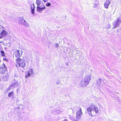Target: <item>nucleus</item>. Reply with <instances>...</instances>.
Returning <instances> with one entry per match:
<instances>
[{
  "label": "nucleus",
  "mask_w": 121,
  "mask_h": 121,
  "mask_svg": "<svg viewBox=\"0 0 121 121\" xmlns=\"http://www.w3.org/2000/svg\"><path fill=\"white\" fill-rule=\"evenodd\" d=\"M43 1L45 3L47 1V0H43Z\"/></svg>",
  "instance_id": "nucleus-28"
},
{
  "label": "nucleus",
  "mask_w": 121,
  "mask_h": 121,
  "mask_svg": "<svg viewBox=\"0 0 121 121\" xmlns=\"http://www.w3.org/2000/svg\"><path fill=\"white\" fill-rule=\"evenodd\" d=\"M36 2L37 5V8H40V5L41 4V0H37Z\"/></svg>",
  "instance_id": "nucleus-14"
},
{
  "label": "nucleus",
  "mask_w": 121,
  "mask_h": 121,
  "mask_svg": "<svg viewBox=\"0 0 121 121\" xmlns=\"http://www.w3.org/2000/svg\"><path fill=\"white\" fill-rule=\"evenodd\" d=\"M91 105H93V104H91L90 106L87 108V111L86 112L91 117L94 116L95 115V113L93 110L92 107L91 106Z\"/></svg>",
  "instance_id": "nucleus-4"
},
{
  "label": "nucleus",
  "mask_w": 121,
  "mask_h": 121,
  "mask_svg": "<svg viewBox=\"0 0 121 121\" xmlns=\"http://www.w3.org/2000/svg\"><path fill=\"white\" fill-rule=\"evenodd\" d=\"M6 69L5 66L4 64L0 65V74L4 73Z\"/></svg>",
  "instance_id": "nucleus-8"
},
{
  "label": "nucleus",
  "mask_w": 121,
  "mask_h": 121,
  "mask_svg": "<svg viewBox=\"0 0 121 121\" xmlns=\"http://www.w3.org/2000/svg\"><path fill=\"white\" fill-rule=\"evenodd\" d=\"M63 121H67L66 120H64Z\"/></svg>",
  "instance_id": "nucleus-31"
},
{
  "label": "nucleus",
  "mask_w": 121,
  "mask_h": 121,
  "mask_svg": "<svg viewBox=\"0 0 121 121\" xmlns=\"http://www.w3.org/2000/svg\"><path fill=\"white\" fill-rule=\"evenodd\" d=\"M33 70L32 69H29L28 71L27 72V74L26 75V78H27L29 77L30 76H31L32 75L34 74V72Z\"/></svg>",
  "instance_id": "nucleus-7"
},
{
  "label": "nucleus",
  "mask_w": 121,
  "mask_h": 121,
  "mask_svg": "<svg viewBox=\"0 0 121 121\" xmlns=\"http://www.w3.org/2000/svg\"><path fill=\"white\" fill-rule=\"evenodd\" d=\"M1 52L2 54V56H5V54L4 53V52L2 50L1 51Z\"/></svg>",
  "instance_id": "nucleus-21"
},
{
  "label": "nucleus",
  "mask_w": 121,
  "mask_h": 121,
  "mask_svg": "<svg viewBox=\"0 0 121 121\" xmlns=\"http://www.w3.org/2000/svg\"><path fill=\"white\" fill-rule=\"evenodd\" d=\"M16 66L17 67H22L24 68L26 65V62L19 58H18L16 60Z\"/></svg>",
  "instance_id": "nucleus-2"
},
{
  "label": "nucleus",
  "mask_w": 121,
  "mask_h": 121,
  "mask_svg": "<svg viewBox=\"0 0 121 121\" xmlns=\"http://www.w3.org/2000/svg\"><path fill=\"white\" fill-rule=\"evenodd\" d=\"M43 8H45V6H44V7H43Z\"/></svg>",
  "instance_id": "nucleus-33"
},
{
  "label": "nucleus",
  "mask_w": 121,
  "mask_h": 121,
  "mask_svg": "<svg viewBox=\"0 0 121 121\" xmlns=\"http://www.w3.org/2000/svg\"><path fill=\"white\" fill-rule=\"evenodd\" d=\"M76 51H77V52H76V53L78 54V53H79V52H78V51H77V50H76Z\"/></svg>",
  "instance_id": "nucleus-29"
},
{
  "label": "nucleus",
  "mask_w": 121,
  "mask_h": 121,
  "mask_svg": "<svg viewBox=\"0 0 121 121\" xmlns=\"http://www.w3.org/2000/svg\"><path fill=\"white\" fill-rule=\"evenodd\" d=\"M18 84V83L16 81H15L14 82H13V84L12 85V86H17Z\"/></svg>",
  "instance_id": "nucleus-18"
},
{
  "label": "nucleus",
  "mask_w": 121,
  "mask_h": 121,
  "mask_svg": "<svg viewBox=\"0 0 121 121\" xmlns=\"http://www.w3.org/2000/svg\"><path fill=\"white\" fill-rule=\"evenodd\" d=\"M9 75L7 74L5 76L3 77V80L5 81H6L9 79Z\"/></svg>",
  "instance_id": "nucleus-12"
},
{
  "label": "nucleus",
  "mask_w": 121,
  "mask_h": 121,
  "mask_svg": "<svg viewBox=\"0 0 121 121\" xmlns=\"http://www.w3.org/2000/svg\"><path fill=\"white\" fill-rule=\"evenodd\" d=\"M14 94L13 92L12 91L9 93L8 95L9 97H10L12 96H13L14 95Z\"/></svg>",
  "instance_id": "nucleus-15"
},
{
  "label": "nucleus",
  "mask_w": 121,
  "mask_h": 121,
  "mask_svg": "<svg viewBox=\"0 0 121 121\" xmlns=\"http://www.w3.org/2000/svg\"><path fill=\"white\" fill-rule=\"evenodd\" d=\"M45 8H37V12L41 13L42 10L44 9Z\"/></svg>",
  "instance_id": "nucleus-16"
},
{
  "label": "nucleus",
  "mask_w": 121,
  "mask_h": 121,
  "mask_svg": "<svg viewBox=\"0 0 121 121\" xmlns=\"http://www.w3.org/2000/svg\"><path fill=\"white\" fill-rule=\"evenodd\" d=\"M93 108V111L94 110L95 111V115L96 114L98 113L99 111V109L98 108L96 107L93 104V105L91 106Z\"/></svg>",
  "instance_id": "nucleus-10"
},
{
  "label": "nucleus",
  "mask_w": 121,
  "mask_h": 121,
  "mask_svg": "<svg viewBox=\"0 0 121 121\" xmlns=\"http://www.w3.org/2000/svg\"><path fill=\"white\" fill-rule=\"evenodd\" d=\"M101 81L102 80L100 78L99 79L97 80V82L99 85H100L101 84Z\"/></svg>",
  "instance_id": "nucleus-17"
},
{
  "label": "nucleus",
  "mask_w": 121,
  "mask_h": 121,
  "mask_svg": "<svg viewBox=\"0 0 121 121\" xmlns=\"http://www.w3.org/2000/svg\"><path fill=\"white\" fill-rule=\"evenodd\" d=\"M25 21L24 18L23 17H20L19 19V21L21 24H23Z\"/></svg>",
  "instance_id": "nucleus-11"
},
{
  "label": "nucleus",
  "mask_w": 121,
  "mask_h": 121,
  "mask_svg": "<svg viewBox=\"0 0 121 121\" xmlns=\"http://www.w3.org/2000/svg\"><path fill=\"white\" fill-rule=\"evenodd\" d=\"M30 8H32V7H31H31H30Z\"/></svg>",
  "instance_id": "nucleus-34"
},
{
  "label": "nucleus",
  "mask_w": 121,
  "mask_h": 121,
  "mask_svg": "<svg viewBox=\"0 0 121 121\" xmlns=\"http://www.w3.org/2000/svg\"><path fill=\"white\" fill-rule=\"evenodd\" d=\"M8 34V32L5 30V28L2 26L0 25V39L6 36Z\"/></svg>",
  "instance_id": "nucleus-3"
},
{
  "label": "nucleus",
  "mask_w": 121,
  "mask_h": 121,
  "mask_svg": "<svg viewBox=\"0 0 121 121\" xmlns=\"http://www.w3.org/2000/svg\"><path fill=\"white\" fill-rule=\"evenodd\" d=\"M23 24L25 25L26 26H29V25L28 23L25 20V21L24 22Z\"/></svg>",
  "instance_id": "nucleus-19"
},
{
  "label": "nucleus",
  "mask_w": 121,
  "mask_h": 121,
  "mask_svg": "<svg viewBox=\"0 0 121 121\" xmlns=\"http://www.w3.org/2000/svg\"><path fill=\"white\" fill-rule=\"evenodd\" d=\"M82 114L81 109L80 108L76 112V117L77 119L79 120L80 119L81 116Z\"/></svg>",
  "instance_id": "nucleus-6"
},
{
  "label": "nucleus",
  "mask_w": 121,
  "mask_h": 121,
  "mask_svg": "<svg viewBox=\"0 0 121 121\" xmlns=\"http://www.w3.org/2000/svg\"><path fill=\"white\" fill-rule=\"evenodd\" d=\"M31 12L33 15H34L35 14L34 12V9H32V8H31Z\"/></svg>",
  "instance_id": "nucleus-20"
},
{
  "label": "nucleus",
  "mask_w": 121,
  "mask_h": 121,
  "mask_svg": "<svg viewBox=\"0 0 121 121\" xmlns=\"http://www.w3.org/2000/svg\"><path fill=\"white\" fill-rule=\"evenodd\" d=\"M60 81H58L56 83V84H60Z\"/></svg>",
  "instance_id": "nucleus-27"
},
{
  "label": "nucleus",
  "mask_w": 121,
  "mask_h": 121,
  "mask_svg": "<svg viewBox=\"0 0 121 121\" xmlns=\"http://www.w3.org/2000/svg\"><path fill=\"white\" fill-rule=\"evenodd\" d=\"M56 112L57 114H59L60 112V111L59 110H56Z\"/></svg>",
  "instance_id": "nucleus-25"
},
{
  "label": "nucleus",
  "mask_w": 121,
  "mask_h": 121,
  "mask_svg": "<svg viewBox=\"0 0 121 121\" xmlns=\"http://www.w3.org/2000/svg\"><path fill=\"white\" fill-rule=\"evenodd\" d=\"M54 46L55 48H58L59 47V44L57 43H55L54 44Z\"/></svg>",
  "instance_id": "nucleus-24"
},
{
  "label": "nucleus",
  "mask_w": 121,
  "mask_h": 121,
  "mask_svg": "<svg viewBox=\"0 0 121 121\" xmlns=\"http://www.w3.org/2000/svg\"><path fill=\"white\" fill-rule=\"evenodd\" d=\"M108 27H107V28L108 29L110 28L111 27V26L110 24H108Z\"/></svg>",
  "instance_id": "nucleus-26"
},
{
  "label": "nucleus",
  "mask_w": 121,
  "mask_h": 121,
  "mask_svg": "<svg viewBox=\"0 0 121 121\" xmlns=\"http://www.w3.org/2000/svg\"><path fill=\"white\" fill-rule=\"evenodd\" d=\"M113 25L114 26L112 27V28L113 29H114L117 27L119 26L120 25H121V16L117 18V20L113 22Z\"/></svg>",
  "instance_id": "nucleus-5"
},
{
  "label": "nucleus",
  "mask_w": 121,
  "mask_h": 121,
  "mask_svg": "<svg viewBox=\"0 0 121 121\" xmlns=\"http://www.w3.org/2000/svg\"><path fill=\"white\" fill-rule=\"evenodd\" d=\"M110 3V2L109 1H107L105 2L104 4L105 8H108V5Z\"/></svg>",
  "instance_id": "nucleus-13"
},
{
  "label": "nucleus",
  "mask_w": 121,
  "mask_h": 121,
  "mask_svg": "<svg viewBox=\"0 0 121 121\" xmlns=\"http://www.w3.org/2000/svg\"><path fill=\"white\" fill-rule=\"evenodd\" d=\"M91 79V76L88 75L86 76L84 79L82 80L80 82V85L82 87L86 86L89 84Z\"/></svg>",
  "instance_id": "nucleus-1"
},
{
  "label": "nucleus",
  "mask_w": 121,
  "mask_h": 121,
  "mask_svg": "<svg viewBox=\"0 0 121 121\" xmlns=\"http://www.w3.org/2000/svg\"><path fill=\"white\" fill-rule=\"evenodd\" d=\"M98 4V1H95L94 2V4L95 5H97Z\"/></svg>",
  "instance_id": "nucleus-23"
},
{
  "label": "nucleus",
  "mask_w": 121,
  "mask_h": 121,
  "mask_svg": "<svg viewBox=\"0 0 121 121\" xmlns=\"http://www.w3.org/2000/svg\"><path fill=\"white\" fill-rule=\"evenodd\" d=\"M46 6L47 7H48L50 6L51 5V4L49 3H47L46 4Z\"/></svg>",
  "instance_id": "nucleus-22"
},
{
  "label": "nucleus",
  "mask_w": 121,
  "mask_h": 121,
  "mask_svg": "<svg viewBox=\"0 0 121 121\" xmlns=\"http://www.w3.org/2000/svg\"><path fill=\"white\" fill-rule=\"evenodd\" d=\"M33 5H34V8H35V6H34V4H33Z\"/></svg>",
  "instance_id": "nucleus-30"
},
{
  "label": "nucleus",
  "mask_w": 121,
  "mask_h": 121,
  "mask_svg": "<svg viewBox=\"0 0 121 121\" xmlns=\"http://www.w3.org/2000/svg\"><path fill=\"white\" fill-rule=\"evenodd\" d=\"M23 53V52L22 50H17L15 53L16 57H18L21 56Z\"/></svg>",
  "instance_id": "nucleus-9"
},
{
  "label": "nucleus",
  "mask_w": 121,
  "mask_h": 121,
  "mask_svg": "<svg viewBox=\"0 0 121 121\" xmlns=\"http://www.w3.org/2000/svg\"><path fill=\"white\" fill-rule=\"evenodd\" d=\"M5 60H6V59H4Z\"/></svg>",
  "instance_id": "nucleus-32"
}]
</instances>
